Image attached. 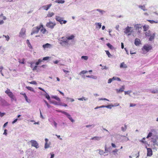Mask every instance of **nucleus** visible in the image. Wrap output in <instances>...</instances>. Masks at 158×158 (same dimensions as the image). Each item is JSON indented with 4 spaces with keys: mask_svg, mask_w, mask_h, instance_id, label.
Returning a JSON list of instances; mask_svg holds the SVG:
<instances>
[{
    "mask_svg": "<svg viewBox=\"0 0 158 158\" xmlns=\"http://www.w3.org/2000/svg\"><path fill=\"white\" fill-rule=\"evenodd\" d=\"M50 102L51 103H52L55 105H59V103L58 104V103L55 101H52L51 100V101H50Z\"/></svg>",
    "mask_w": 158,
    "mask_h": 158,
    "instance_id": "nucleus-43",
    "label": "nucleus"
},
{
    "mask_svg": "<svg viewBox=\"0 0 158 158\" xmlns=\"http://www.w3.org/2000/svg\"><path fill=\"white\" fill-rule=\"evenodd\" d=\"M78 99L79 100L82 101H83V100L87 101L88 100V98H85V97H82L81 98H78Z\"/></svg>",
    "mask_w": 158,
    "mask_h": 158,
    "instance_id": "nucleus-28",
    "label": "nucleus"
},
{
    "mask_svg": "<svg viewBox=\"0 0 158 158\" xmlns=\"http://www.w3.org/2000/svg\"><path fill=\"white\" fill-rule=\"evenodd\" d=\"M5 114V113H2L0 111V116L1 117H2Z\"/></svg>",
    "mask_w": 158,
    "mask_h": 158,
    "instance_id": "nucleus-64",
    "label": "nucleus"
},
{
    "mask_svg": "<svg viewBox=\"0 0 158 158\" xmlns=\"http://www.w3.org/2000/svg\"><path fill=\"white\" fill-rule=\"evenodd\" d=\"M5 37L6 38V40L7 41H8L10 39V37L9 35H2V38L3 37Z\"/></svg>",
    "mask_w": 158,
    "mask_h": 158,
    "instance_id": "nucleus-38",
    "label": "nucleus"
},
{
    "mask_svg": "<svg viewBox=\"0 0 158 158\" xmlns=\"http://www.w3.org/2000/svg\"><path fill=\"white\" fill-rule=\"evenodd\" d=\"M121 137L123 139L121 140L122 142H123L124 141H127L129 140V139L128 137H126L125 136L122 135Z\"/></svg>",
    "mask_w": 158,
    "mask_h": 158,
    "instance_id": "nucleus-18",
    "label": "nucleus"
},
{
    "mask_svg": "<svg viewBox=\"0 0 158 158\" xmlns=\"http://www.w3.org/2000/svg\"><path fill=\"white\" fill-rule=\"evenodd\" d=\"M147 156H151L152 155V149L150 148H147Z\"/></svg>",
    "mask_w": 158,
    "mask_h": 158,
    "instance_id": "nucleus-13",
    "label": "nucleus"
},
{
    "mask_svg": "<svg viewBox=\"0 0 158 158\" xmlns=\"http://www.w3.org/2000/svg\"><path fill=\"white\" fill-rule=\"evenodd\" d=\"M112 78L113 81L116 80L118 81H121V80L119 78L116 77H113Z\"/></svg>",
    "mask_w": 158,
    "mask_h": 158,
    "instance_id": "nucleus-33",
    "label": "nucleus"
},
{
    "mask_svg": "<svg viewBox=\"0 0 158 158\" xmlns=\"http://www.w3.org/2000/svg\"><path fill=\"white\" fill-rule=\"evenodd\" d=\"M134 27L136 30H139V29L141 28L142 26L140 24H136L134 26Z\"/></svg>",
    "mask_w": 158,
    "mask_h": 158,
    "instance_id": "nucleus-25",
    "label": "nucleus"
},
{
    "mask_svg": "<svg viewBox=\"0 0 158 158\" xmlns=\"http://www.w3.org/2000/svg\"><path fill=\"white\" fill-rule=\"evenodd\" d=\"M102 23H95V25L96 26V28H98L99 29H100L102 26Z\"/></svg>",
    "mask_w": 158,
    "mask_h": 158,
    "instance_id": "nucleus-20",
    "label": "nucleus"
},
{
    "mask_svg": "<svg viewBox=\"0 0 158 158\" xmlns=\"http://www.w3.org/2000/svg\"><path fill=\"white\" fill-rule=\"evenodd\" d=\"M127 125H126V124H125L124 126H122L121 127V130L123 131L124 132L127 129Z\"/></svg>",
    "mask_w": 158,
    "mask_h": 158,
    "instance_id": "nucleus-23",
    "label": "nucleus"
},
{
    "mask_svg": "<svg viewBox=\"0 0 158 158\" xmlns=\"http://www.w3.org/2000/svg\"><path fill=\"white\" fill-rule=\"evenodd\" d=\"M27 43L29 47L31 48H32L31 45L29 42V41L28 40H27Z\"/></svg>",
    "mask_w": 158,
    "mask_h": 158,
    "instance_id": "nucleus-45",
    "label": "nucleus"
},
{
    "mask_svg": "<svg viewBox=\"0 0 158 158\" xmlns=\"http://www.w3.org/2000/svg\"><path fill=\"white\" fill-rule=\"evenodd\" d=\"M50 144L48 143H45L44 145V148L46 149L49 148Z\"/></svg>",
    "mask_w": 158,
    "mask_h": 158,
    "instance_id": "nucleus-52",
    "label": "nucleus"
},
{
    "mask_svg": "<svg viewBox=\"0 0 158 158\" xmlns=\"http://www.w3.org/2000/svg\"><path fill=\"white\" fill-rule=\"evenodd\" d=\"M106 54L108 55V57L110 58L112 55L110 54L108 51H105Z\"/></svg>",
    "mask_w": 158,
    "mask_h": 158,
    "instance_id": "nucleus-46",
    "label": "nucleus"
},
{
    "mask_svg": "<svg viewBox=\"0 0 158 158\" xmlns=\"http://www.w3.org/2000/svg\"><path fill=\"white\" fill-rule=\"evenodd\" d=\"M151 137L152 140H157L158 139V135H153L152 132H149L147 135L146 138L148 139Z\"/></svg>",
    "mask_w": 158,
    "mask_h": 158,
    "instance_id": "nucleus-6",
    "label": "nucleus"
},
{
    "mask_svg": "<svg viewBox=\"0 0 158 158\" xmlns=\"http://www.w3.org/2000/svg\"><path fill=\"white\" fill-rule=\"evenodd\" d=\"M60 112L65 115L71 121V122L72 123L74 122V120L73 119L70 115L68 113L62 110L60 111Z\"/></svg>",
    "mask_w": 158,
    "mask_h": 158,
    "instance_id": "nucleus-8",
    "label": "nucleus"
},
{
    "mask_svg": "<svg viewBox=\"0 0 158 158\" xmlns=\"http://www.w3.org/2000/svg\"><path fill=\"white\" fill-rule=\"evenodd\" d=\"M120 68H127V66L126 64H125L124 62L122 63L120 65Z\"/></svg>",
    "mask_w": 158,
    "mask_h": 158,
    "instance_id": "nucleus-21",
    "label": "nucleus"
},
{
    "mask_svg": "<svg viewBox=\"0 0 158 158\" xmlns=\"http://www.w3.org/2000/svg\"><path fill=\"white\" fill-rule=\"evenodd\" d=\"M41 29L40 30V31L42 32L43 34H44L47 31L43 27H43H41Z\"/></svg>",
    "mask_w": 158,
    "mask_h": 158,
    "instance_id": "nucleus-26",
    "label": "nucleus"
},
{
    "mask_svg": "<svg viewBox=\"0 0 158 158\" xmlns=\"http://www.w3.org/2000/svg\"><path fill=\"white\" fill-rule=\"evenodd\" d=\"M31 144V146L35 147L36 148H39L38 143L37 142L34 140H31L30 141Z\"/></svg>",
    "mask_w": 158,
    "mask_h": 158,
    "instance_id": "nucleus-10",
    "label": "nucleus"
},
{
    "mask_svg": "<svg viewBox=\"0 0 158 158\" xmlns=\"http://www.w3.org/2000/svg\"><path fill=\"white\" fill-rule=\"evenodd\" d=\"M52 6V4H50L46 5H44L42 7V8L44 10H48L50 7Z\"/></svg>",
    "mask_w": 158,
    "mask_h": 158,
    "instance_id": "nucleus-12",
    "label": "nucleus"
},
{
    "mask_svg": "<svg viewBox=\"0 0 158 158\" xmlns=\"http://www.w3.org/2000/svg\"><path fill=\"white\" fill-rule=\"evenodd\" d=\"M97 151H99V153L100 155H102L103 154L105 153V152H104L103 150L100 149H98Z\"/></svg>",
    "mask_w": 158,
    "mask_h": 158,
    "instance_id": "nucleus-29",
    "label": "nucleus"
},
{
    "mask_svg": "<svg viewBox=\"0 0 158 158\" xmlns=\"http://www.w3.org/2000/svg\"><path fill=\"white\" fill-rule=\"evenodd\" d=\"M26 88L28 90H29L30 91L34 92V90L31 87L27 86Z\"/></svg>",
    "mask_w": 158,
    "mask_h": 158,
    "instance_id": "nucleus-41",
    "label": "nucleus"
},
{
    "mask_svg": "<svg viewBox=\"0 0 158 158\" xmlns=\"http://www.w3.org/2000/svg\"><path fill=\"white\" fill-rule=\"evenodd\" d=\"M102 137L101 136H95L92 138L90 139L96 141H99L101 139Z\"/></svg>",
    "mask_w": 158,
    "mask_h": 158,
    "instance_id": "nucleus-17",
    "label": "nucleus"
},
{
    "mask_svg": "<svg viewBox=\"0 0 158 158\" xmlns=\"http://www.w3.org/2000/svg\"><path fill=\"white\" fill-rule=\"evenodd\" d=\"M43 47L44 49L50 48L52 47V45L48 43H47L43 45Z\"/></svg>",
    "mask_w": 158,
    "mask_h": 158,
    "instance_id": "nucleus-14",
    "label": "nucleus"
},
{
    "mask_svg": "<svg viewBox=\"0 0 158 158\" xmlns=\"http://www.w3.org/2000/svg\"><path fill=\"white\" fill-rule=\"evenodd\" d=\"M139 7L144 11L147 10V9L145 8V6H139Z\"/></svg>",
    "mask_w": 158,
    "mask_h": 158,
    "instance_id": "nucleus-36",
    "label": "nucleus"
},
{
    "mask_svg": "<svg viewBox=\"0 0 158 158\" xmlns=\"http://www.w3.org/2000/svg\"><path fill=\"white\" fill-rule=\"evenodd\" d=\"M24 98L25 99L26 101V102H27L28 103L30 102H31L30 100L28 99L27 97V96H25Z\"/></svg>",
    "mask_w": 158,
    "mask_h": 158,
    "instance_id": "nucleus-56",
    "label": "nucleus"
},
{
    "mask_svg": "<svg viewBox=\"0 0 158 158\" xmlns=\"http://www.w3.org/2000/svg\"><path fill=\"white\" fill-rule=\"evenodd\" d=\"M43 61V60L42 59H39L38 61L35 63V64L36 65H38L41 64V62Z\"/></svg>",
    "mask_w": 158,
    "mask_h": 158,
    "instance_id": "nucleus-32",
    "label": "nucleus"
},
{
    "mask_svg": "<svg viewBox=\"0 0 158 158\" xmlns=\"http://www.w3.org/2000/svg\"><path fill=\"white\" fill-rule=\"evenodd\" d=\"M61 39H62V41H63L64 42L66 43L67 44H68V40L67 37H62Z\"/></svg>",
    "mask_w": 158,
    "mask_h": 158,
    "instance_id": "nucleus-19",
    "label": "nucleus"
},
{
    "mask_svg": "<svg viewBox=\"0 0 158 158\" xmlns=\"http://www.w3.org/2000/svg\"><path fill=\"white\" fill-rule=\"evenodd\" d=\"M134 44L136 46H139L141 43V41L138 38H136L135 40Z\"/></svg>",
    "mask_w": 158,
    "mask_h": 158,
    "instance_id": "nucleus-16",
    "label": "nucleus"
},
{
    "mask_svg": "<svg viewBox=\"0 0 158 158\" xmlns=\"http://www.w3.org/2000/svg\"><path fill=\"white\" fill-rule=\"evenodd\" d=\"M56 25L55 23H53L50 21L46 23V26L51 29H53Z\"/></svg>",
    "mask_w": 158,
    "mask_h": 158,
    "instance_id": "nucleus-9",
    "label": "nucleus"
},
{
    "mask_svg": "<svg viewBox=\"0 0 158 158\" xmlns=\"http://www.w3.org/2000/svg\"><path fill=\"white\" fill-rule=\"evenodd\" d=\"M118 149H115L112 152L114 153V155H116V154H117V152H118Z\"/></svg>",
    "mask_w": 158,
    "mask_h": 158,
    "instance_id": "nucleus-48",
    "label": "nucleus"
},
{
    "mask_svg": "<svg viewBox=\"0 0 158 158\" xmlns=\"http://www.w3.org/2000/svg\"><path fill=\"white\" fill-rule=\"evenodd\" d=\"M132 92L131 90H128L127 91H125L124 94L125 95L128 94L130 96V93Z\"/></svg>",
    "mask_w": 158,
    "mask_h": 158,
    "instance_id": "nucleus-51",
    "label": "nucleus"
},
{
    "mask_svg": "<svg viewBox=\"0 0 158 158\" xmlns=\"http://www.w3.org/2000/svg\"><path fill=\"white\" fill-rule=\"evenodd\" d=\"M152 34L150 31H148L145 33L146 35L148 36H150Z\"/></svg>",
    "mask_w": 158,
    "mask_h": 158,
    "instance_id": "nucleus-44",
    "label": "nucleus"
},
{
    "mask_svg": "<svg viewBox=\"0 0 158 158\" xmlns=\"http://www.w3.org/2000/svg\"><path fill=\"white\" fill-rule=\"evenodd\" d=\"M52 98H54L58 101H60V99L56 96H52Z\"/></svg>",
    "mask_w": 158,
    "mask_h": 158,
    "instance_id": "nucleus-39",
    "label": "nucleus"
},
{
    "mask_svg": "<svg viewBox=\"0 0 158 158\" xmlns=\"http://www.w3.org/2000/svg\"><path fill=\"white\" fill-rule=\"evenodd\" d=\"M152 48L151 45L148 44L144 45L142 48V53L143 54H146Z\"/></svg>",
    "mask_w": 158,
    "mask_h": 158,
    "instance_id": "nucleus-1",
    "label": "nucleus"
},
{
    "mask_svg": "<svg viewBox=\"0 0 158 158\" xmlns=\"http://www.w3.org/2000/svg\"><path fill=\"white\" fill-rule=\"evenodd\" d=\"M151 92L153 94H156L158 93V89H153L151 90Z\"/></svg>",
    "mask_w": 158,
    "mask_h": 158,
    "instance_id": "nucleus-34",
    "label": "nucleus"
},
{
    "mask_svg": "<svg viewBox=\"0 0 158 158\" xmlns=\"http://www.w3.org/2000/svg\"><path fill=\"white\" fill-rule=\"evenodd\" d=\"M143 30L144 31H147L149 28V26H148L145 25L143 27Z\"/></svg>",
    "mask_w": 158,
    "mask_h": 158,
    "instance_id": "nucleus-42",
    "label": "nucleus"
},
{
    "mask_svg": "<svg viewBox=\"0 0 158 158\" xmlns=\"http://www.w3.org/2000/svg\"><path fill=\"white\" fill-rule=\"evenodd\" d=\"M88 58V57L87 56H82L81 57V59H84L85 60H87Z\"/></svg>",
    "mask_w": 158,
    "mask_h": 158,
    "instance_id": "nucleus-49",
    "label": "nucleus"
},
{
    "mask_svg": "<svg viewBox=\"0 0 158 158\" xmlns=\"http://www.w3.org/2000/svg\"><path fill=\"white\" fill-rule=\"evenodd\" d=\"M111 105H108L107 106H106V107L107 108L111 109L112 108Z\"/></svg>",
    "mask_w": 158,
    "mask_h": 158,
    "instance_id": "nucleus-61",
    "label": "nucleus"
},
{
    "mask_svg": "<svg viewBox=\"0 0 158 158\" xmlns=\"http://www.w3.org/2000/svg\"><path fill=\"white\" fill-rule=\"evenodd\" d=\"M44 102L45 103V104L48 107V108H49L51 107V106L45 100H44Z\"/></svg>",
    "mask_w": 158,
    "mask_h": 158,
    "instance_id": "nucleus-53",
    "label": "nucleus"
},
{
    "mask_svg": "<svg viewBox=\"0 0 158 158\" xmlns=\"http://www.w3.org/2000/svg\"><path fill=\"white\" fill-rule=\"evenodd\" d=\"M43 27V24H41L39 26L33 27L32 29V32L31 35H32L34 34L37 33L40 30L41 28V27Z\"/></svg>",
    "mask_w": 158,
    "mask_h": 158,
    "instance_id": "nucleus-5",
    "label": "nucleus"
},
{
    "mask_svg": "<svg viewBox=\"0 0 158 158\" xmlns=\"http://www.w3.org/2000/svg\"><path fill=\"white\" fill-rule=\"evenodd\" d=\"M46 94L44 95L46 98H47L48 100L50 102L51 101L50 97L48 94L47 93H45Z\"/></svg>",
    "mask_w": 158,
    "mask_h": 158,
    "instance_id": "nucleus-30",
    "label": "nucleus"
},
{
    "mask_svg": "<svg viewBox=\"0 0 158 158\" xmlns=\"http://www.w3.org/2000/svg\"><path fill=\"white\" fill-rule=\"evenodd\" d=\"M29 83L31 84H33L34 85H36L37 84V83L35 82V81H33L30 82Z\"/></svg>",
    "mask_w": 158,
    "mask_h": 158,
    "instance_id": "nucleus-58",
    "label": "nucleus"
},
{
    "mask_svg": "<svg viewBox=\"0 0 158 158\" xmlns=\"http://www.w3.org/2000/svg\"><path fill=\"white\" fill-rule=\"evenodd\" d=\"M0 105L4 106L10 105V104L6 101L3 99H1L0 100Z\"/></svg>",
    "mask_w": 158,
    "mask_h": 158,
    "instance_id": "nucleus-11",
    "label": "nucleus"
},
{
    "mask_svg": "<svg viewBox=\"0 0 158 158\" xmlns=\"http://www.w3.org/2000/svg\"><path fill=\"white\" fill-rule=\"evenodd\" d=\"M113 81V78H110L108 81V83L109 84L112 81Z\"/></svg>",
    "mask_w": 158,
    "mask_h": 158,
    "instance_id": "nucleus-63",
    "label": "nucleus"
},
{
    "mask_svg": "<svg viewBox=\"0 0 158 158\" xmlns=\"http://www.w3.org/2000/svg\"><path fill=\"white\" fill-rule=\"evenodd\" d=\"M60 44L62 46H64L67 44L66 43L62 41L61 40L60 41Z\"/></svg>",
    "mask_w": 158,
    "mask_h": 158,
    "instance_id": "nucleus-55",
    "label": "nucleus"
},
{
    "mask_svg": "<svg viewBox=\"0 0 158 158\" xmlns=\"http://www.w3.org/2000/svg\"><path fill=\"white\" fill-rule=\"evenodd\" d=\"M5 93L7 94L9 97L10 98L11 102L17 101L16 98L13 93L9 89L5 91Z\"/></svg>",
    "mask_w": 158,
    "mask_h": 158,
    "instance_id": "nucleus-2",
    "label": "nucleus"
},
{
    "mask_svg": "<svg viewBox=\"0 0 158 158\" xmlns=\"http://www.w3.org/2000/svg\"><path fill=\"white\" fill-rule=\"evenodd\" d=\"M148 21L149 22H150L151 23L153 24L154 23H157L158 22L154 21L153 20H148Z\"/></svg>",
    "mask_w": 158,
    "mask_h": 158,
    "instance_id": "nucleus-47",
    "label": "nucleus"
},
{
    "mask_svg": "<svg viewBox=\"0 0 158 158\" xmlns=\"http://www.w3.org/2000/svg\"><path fill=\"white\" fill-rule=\"evenodd\" d=\"M95 126V125L94 124H92L91 125H86L85 127L87 128H89V127H91L93 128H94Z\"/></svg>",
    "mask_w": 158,
    "mask_h": 158,
    "instance_id": "nucleus-40",
    "label": "nucleus"
},
{
    "mask_svg": "<svg viewBox=\"0 0 158 158\" xmlns=\"http://www.w3.org/2000/svg\"><path fill=\"white\" fill-rule=\"evenodd\" d=\"M86 77H87L92 78H93V79H96L97 78V77H96V76H93V75H91V76L88 75V76H86Z\"/></svg>",
    "mask_w": 158,
    "mask_h": 158,
    "instance_id": "nucleus-31",
    "label": "nucleus"
},
{
    "mask_svg": "<svg viewBox=\"0 0 158 158\" xmlns=\"http://www.w3.org/2000/svg\"><path fill=\"white\" fill-rule=\"evenodd\" d=\"M26 30L25 28H22L19 33V37L24 38L26 36Z\"/></svg>",
    "mask_w": 158,
    "mask_h": 158,
    "instance_id": "nucleus-7",
    "label": "nucleus"
},
{
    "mask_svg": "<svg viewBox=\"0 0 158 158\" xmlns=\"http://www.w3.org/2000/svg\"><path fill=\"white\" fill-rule=\"evenodd\" d=\"M124 32L125 34H127L128 35H130L131 33L133 31V27L127 26L124 29Z\"/></svg>",
    "mask_w": 158,
    "mask_h": 158,
    "instance_id": "nucleus-3",
    "label": "nucleus"
},
{
    "mask_svg": "<svg viewBox=\"0 0 158 158\" xmlns=\"http://www.w3.org/2000/svg\"><path fill=\"white\" fill-rule=\"evenodd\" d=\"M63 18L58 16H56L55 19L56 21L58 22L61 25L65 24L66 23L67 21L66 20H63Z\"/></svg>",
    "mask_w": 158,
    "mask_h": 158,
    "instance_id": "nucleus-4",
    "label": "nucleus"
},
{
    "mask_svg": "<svg viewBox=\"0 0 158 158\" xmlns=\"http://www.w3.org/2000/svg\"><path fill=\"white\" fill-rule=\"evenodd\" d=\"M95 10L100 12L101 15H103L106 12L105 11L99 9H97Z\"/></svg>",
    "mask_w": 158,
    "mask_h": 158,
    "instance_id": "nucleus-24",
    "label": "nucleus"
},
{
    "mask_svg": "<svg viewBox=\"0 0 158 158\" xmlns=\"http://www.w3.org/2000/svg\"><path fill=\"white\" fill-rule=\"evenodd\" d=\"M24 61V59H23L22 60H20V61H19V62L21 64H24L25 63V62Z\"/></svg>",
    "mask_w": 158,
    "mask_h": 158,
    "instance_id": "nucleus-59",
    "label": "nucleus"
},
{
    "mask_svg": "<svg viewBox=\"0 0 158 158\" xmlns=\"http://www.w3.org/2000/svg\"><path fill=\"white\" fill-rule=\"evenodd\" d=\"M88 72V71L85 70H83L80 72L79 73L80 75H81L82 74H84Z\"/></svg>",
    "mask_w": 158,
    "mask_h": 158,
    "instance_id": "nucleus-54",
    "label": "nucleus"
},
{
    "mask_svg": "<svg viewBox=\"0 0 158 158\" xmlns=\"http://www.w3.org/2000/svg\"><path fill=\"white\" fill-rule=\"evenodd\" d=\"M125 86L123 85L122 87L120 88L119 89H116L117 92L118 93L122 92L124 91V90L125 89Z\"/></svg>",
    "mask_w": 158,
    "mask_h": 158,
    "instance_id": "nucleus-15",
    "label": "nucleus"
},
{
    "mask_svg": "<svg viewBox=\"0 0 158 158\" xmlns=\"http://www.w3.org/2000/svg\"><path fill=\"white\" fill-rule=\"evenodd\" d=\"M152 141L153 142L154 145L158 146V142H157V140H152Z\"/></svg>",
    "mask_w": 158,
    "mask_h": 158,
    "instance_id": "nucleus-37",
    "label": "nucleus"
},
{
    "mask_svg": "<svg viewBox=\"0 0 158 158\" xmlns=\"http://www.w3.org/2000/svg\"><path fill=\"white\" fill-rule=\"evenodd\" d=\"M155 33H154L152 35H151L150 36V38H149V40L150 41H152L155 38Z\"/></svg>",
    "mask_w": 158,
    "mask_h": 158,
    "instance_id": "nucleus-22",
    "label": "nucleus"
},
{
    "mask_svg": "<svg viewBox=\"0 0 158 158\" xmlns=\"http://www.w3.org/2000/svg\"><path fill=\"white\" fill-rule=\"evenodd\" d=\"M59 105L62 106H67V105L66 104H65L64 103H59Z\"/></svg>",
    "mask_w": 158,
    "mask_h": 158,
    "instance_id": "nucleus-62",
    "label": "nucleus"
},
{
    "mask_svg": "<svg viewBox=\"0 0 158 158\" xmlns=\"http://www.w3.org/2000/svg\"><path fill=\"white\" fill-rule=\"evenodd\" d=\"M106 45L110 49H114V47L109 43L107 44Z\"/></svg>",
    "mask_w": 158,
    "mask_h": 158,
    "instance_id": "nucleus-35",
    "label": "nucleus"
},
{
    "mask_svg": "<svg viewBox=\"0 0 158 158\" xmlns=\"http://www.w3.org/2000/svg\"><path fill=\"white\" fill-rule=\"evenodd\" d=\"M74 38V36L73 35H72L70 36H69L67 37L68 40V41H69V40H72Z\"/></svg>",
    "mask_w": 158,
    "mask_h": 158,
    "instance_id": "nucleus-50",
    "label": "nucleus"
},
{
    "mask_svg": "<svg viewBox=\"0 0 158 158\" xmlns=\"http://www.w3.org/2000/svg\"><path fill=\"white\" fill-rule=\"evenodd\" d=\"M49 58H50V57H48V56L45 57H44L43 58V59L42 60H43H43H48Z\"/></svg>",
    "mask_w": 158,
    "mask_h": 158,
    "instance_id": "nucleus-57",
    "label": "nucleus"
},
{
    "mask_svg": "<svg viewBox=\"0 0 158 158\" xmlns=\"http://www.w3.org/2000/svg\"><path fill=\"white\" fill-rule=\"evenodd\" d=\"M54 15V13L53 12H48V14L47 17H51L53 16Z\"/></svg>",
    "mask_w": 158,
    "mask_h": 158,
    "instance_id": "nucleus-27",
    "label": "nucleus"
},
{
    "mask_svg": "<svg viewBox=\"0 0 158 158\" xmlns=\"http://www.w3.org/2000/svg\"><path fill=\"white\" fill-rule=\"evenodd\" d=\"M62 70L66 73V74H68V73L70 72L69 71L66 70L64 69H62Z\"/></svg>",
    "mask_w": 158,
    "mask_h": 158,
    "instance_id": "nucleus-60",
    "label": "nucleus"
}]
</instances>
